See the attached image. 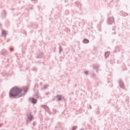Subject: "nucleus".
Here are the masks:
<instances>
[{"label": "nucleus", "mask_w": 130, "mask_h": 130, "mask_svg": "<svg viewBox=\"0 0 130 130\" xmlns=\"http://www.w3.org/2000/svg\"><path fill=\"white\" fill-rule=\"evenodd\" d=\"M47 87H48V85H45V88H47Z\"/></svg>", "instance_id": "f8f14e48"}, {"label": "nucleus", "mask_w": 130, "mask_h": 130, "mask_svg": "<svg viewBox=\"0 0 130 130\" xmlns=\"http://www.w3.org/2000/svg\"><path fill=\"white\" fill-rule=\"evenodd\" d=\"M7 53V50H3L2 51V54H5V53Z\"/></svg>", "instance_id": "1a4fd4ad"}, {"label": "nucleus", "mask_w": 130, "mask_h": 130, "mask_svg": "<svg viewBox=\"0 0 130 130\" xmlns=\"http://www.w3.org/2000/svg\"><path fill=\"white\" fill-rule=\"evenodd\" d=\"M29 101L30 102H31V103H33V104H36L37 102V100H36V99L32 98H29Z\"/></svg>", "instance_id": "7ed1b4c3"}, {"label": "nucleus", "mask_w": 130, "mask_h": 130, "mask_svg": "<svg viewBox=\"0 0 130 130\" xmlns=\"http://www.w3.org/2000/svg\"><path fill=\"white\" fill-rule=\"evenodd\" d=\"M28 89L27 88H19L18 87L13 88L9 92L10 97H22L23 95H25L27 93Z\"/></svg>", "instance_id": "f257e3e1"}, {"label": "nucleus", "mask_w": 130, "mask_h": 130, "mask_svg": "<svg viewBox=\"0 0 130 130\" xmlns=\"http://www.w3.org/2000/svg\"><path fill=\"white\" fill-rule=\"evenodd\" d=\"M89 73V72L88 71H85V75H88V73Z\"/></svg>", "instance_id": "9d476101"}, {"label": "nucleus", "mask_w": 130, "mask_h": 130, "mask_svg": "<svg viewBox=\"0 0 130 130\" xmlns=\"http://www.w3.org/2000/svg\"><path fill=\"white\" fill-rule=\"evenodd\" d=\"M57 98L58 99V101H59L60 100H61V95H57L56 96Z\"/></svg>", "instance_id": "423d86ee"}, {"label": "nucleus", "mask_w": 130, "mask_h": 130, "mask_svg": "<svg viewBox=\"0 0 130 130\" xmlns=\"http://www.w3.org/2000/svg\"><path fill=\"white\" fill-rule=\"evenodd\" d=\"M114 22V18L113 17H110L109 18L108 23L111 24Z\"/></svg>", "instance_id": "20e7f679"}, {"label": "nucleus", "mask_w": 130, "mask_h": 130, "mask_svg": "<svg viewBox=\"0 0 130 130\" xmlns=\"http://www.w3.org/2000/svg\"><path fill=\"white\" fill-rule=\"evenodd\" d=\"M59 49H60L59 52H60V51H61V48L60 47H59Z\"/></svg>", "instance_id": "9b49d317"}, {"label": "nucleus", "mask_w": 130, "mask_h": 130, "mask_svg": "<svg viewBox=\"0 0 130 130\" xmlns=\"http://www.w3.org/2000/svg\"><path fill=\"white\" fill-rule=\"evenodd\" d=\"M83 43L85 44H87V43H89V40H87V39H85L83 41Z\"/></svg>", "instance_id": "6e6552de"}, {"label": "nucleus", "mask_w": 130, "mask_h": 130, "mask_svg": "<svg viewBox=\"0 0 130 130\" xmlns=\"http://www.w3.org/2000/svg\"><path fill=\"white\" fill-rule=\"evenodd\" d=\"M119 85H120V87H121V88H122V89L124 88V85H123V82H122V81L119 82Z\"/></svg>", "instance_id": "39448f33"}, {"label": "nucleus", "mask_w": 130, "mask_h": 130, "mask_svg": "<svg viewBox=\"0 0 130 130\" xmlns=\"http://www.w3.org/2000/svg\"><path fill=\"white\" fill-rule=\"evenodd\" d=\"M33 119V115L31 114H27V123H29L30 121H31Z\"/></svg>", "instance_id": "f03ea898"}, {"label": "nucleus", "mask_w": 130, "mask_h": 130, "mask_svg": "<svg viewBox=\"0 0 130 130\" xmlns=\"http://www.w3.org/2000/svg\"><path fill=\"white\" fill-rule=\"evenodd\" d=\"M11 51H13V48H11Z\"/></svg>", "instance_id": "ddd939ff"}, {"label": "nucleus", "mask_w": 130, "mask_h": 130, "mask_svg": "<svg viewBox=\"0 0 130 130\" xmlns=\"http://www.w3.org/2000/svg\"><path fill=\"white\" fill-rule=\"evenodd\" d=\"M2 35H3V36H6V35H7V32L5 30H3Z\"/></svg>", "instance_id": "0eeeda50"}, {"label": "nucleus", "mask_w": 130, "mask_h": 130, "mask_svg": "<svg viewBox=\"0 0 130 130\" xmlns=\"http://www.w3.org/2000/svg\"><path fill=\"white\" fill-rule=\"evenodd\" d=\"M108 54V52L106 53V55H107Z\"/></svg>", "instance_id": "4468645a"}]
</instances>
